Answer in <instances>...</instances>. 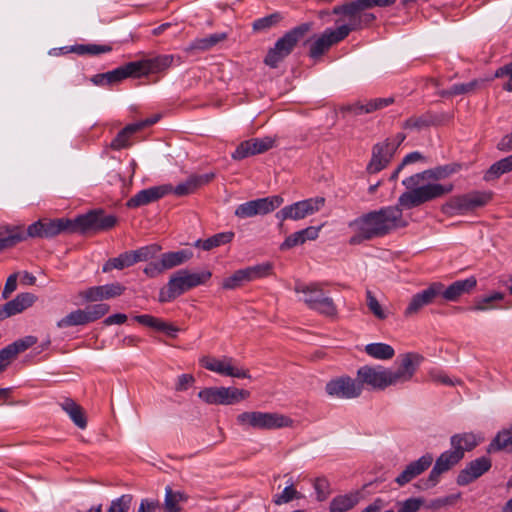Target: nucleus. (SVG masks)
I'll use <instances>...</instances> for the list:
<instances>
[{
  "mask_svg": "<svg viewBox=\"0 0 512 512\" xmlns=\"http://www.w3.org/2000/svg\"><path fill=\"white\" fill-rule=\"evenodd\" d=\"M236 420L244 428L260 430L289 427L293 423L289 417L282 414L260 411L243 412L237 416Z\"/></svg>",
  "mask_w": 512,
  "mask_h": 512,
  "instance_id": "1a4fd4ad",
  "label": "nucleus"
},
{
  "mask_svg": "<svg viewBox=\"0 0 512 512\" xmlns=\"http://www.w3.org/2000/svg\"><path fill=\"white\" fill-rule=\"evenodd\" d=\"M283 20V15L280 12L272 13L268 16L259 18L253 22V30L254 31H266Z\"/></svg>",
  "mask_w": 512,
  "mask_h": 512,
  "instance_id": "c03bdc74",
  "label": "nucleus"
},
{
  "mask_svg": "<svg viewBox=\"0 0 512 512\" xmlns=\"http://www.w3.org/2000/svg\"><path fill=\"white\" fill-rule=\"evenodd\" d=\"M305 217L318 212L325 204V198L315 197L299 201Z\"/></svg>",
  "mask_w": 512,
  "mask_h": 512,
  "instance_id": "3c124183",
  "label": "nucleus"
},
{
  "mask_svg": "<svg viewBox=\"0 0 512 512\" xmlns=\"http://www.w3.org/2000/svg\"><path fill=\"white\" fill-rule=\"evenodd\" d=\"M360 500L359 492H350L334 497L329 506L330 512H346L355 507Z\"/></svg>",
  "mask_w": 512,
  "mask_h": 512,
  "instance_id": "cd10ccee",
  "label": "nucleus"
},
{
  "mask_svg": "<svg viewBox=\"0 0 512 512\" xmlns=\"http://www.w3.org/2000/svg\"><path fill=\"white\" fill-rule=\"evenodd\" d=\"M247 144H250V151L253 156L264 153L273 148L275 145V139L269 136L263 138H251L247 140Z\"/></svg>",
  "mask_w": 512,
  "mask_h": 512,
  "instance_id": "a18cd8bd",
  "label": "nucleus"
},
{
  "mask_svg": "<svg viewBox=\"0 0 512 512\" xmlns=\"http://www.w3.org/2000/svg\"><path fill=\"white\" fill-rule=\"evenodd\" d=\"M340 111L342 113H350V114H353V115H356V116L371 113L370 111H368V104H367V102L366 103H362L360 101H357L355 103L342 106L340 108Z\"/></svg>",
  "mask_w": 512,
  "mask_h": 512,
  "instance_id": "13d9d810",
  "label": "nucleus"
},
{
  "mask_svg": "<svg viewBox=\"0 0 512 512\" xmlns=\"http://www.w3.org/2000/svg\"><path fill=\"white\" fill-rule=\"evenodd\" d=\"M275 217L280 221V225L285 220L291 219V220H301L305 218V213L302 211V207L298 202H295L291 205L285 206L282 209H280L276 214Z\"/></svg>",
  "mask_w": 512,
  "mask_h": 512,
  "instance_id": "a19ab883",
  "label": "nucleus"
},
{
  "mask_svg": "<svg viewBox=\"0 0 512 512\" xmlns=\"http://www.w3.org/2000/svg\"><path fill=\"white\" fill-rule=\"evenodd\" d=\"M137 66L133 62H128L114 70L104 73L107 85H113L121 82L128 77H136L135 70Z\"/></svg>",
  "mask_w": 512,
  "mask_h": 512,
  "instance_id": "c85d7f7f",
  "label": "nucleus"
},
{
  "mask_svg": "<svg viewBox=\"0 0 512 512\" xmlns=\"http://www.w3.org/2000/svg\"><path fill=\"white\" fill-rule=\"evenodd\" d=\"M125 287L120 283H111L93 286L80 293V296L89 302L111 299L123 294Z\"/></svg>",
  "mask_w": 512,
  "mask_h": 512,
  "instance_id": "aec40b11",
  "label": "nucleus"
},
{
  "mask_svg": "<svg viewBox=\"0 0 512 512\" xmlns=\"http://www.w3.org/2000/svg\"><path fill=\"white\" fill-rule=\"evenodd\" d=\"M423 357L418 353H405L398 356L394 368L383 366H362L357 371L359 384L383 391L389 386L403 385L412 380Z\"/></svg>",
  "mask_w": 512,
  "mask_h": 512,
  "instance_id": "7ed1b4c3",
  "label": "nucleus"
},
{
  "mask_svg": "<svg viewBox=\"0 0 512 512\" xmlns=\"http://www.w3.org/2000/svg\"><path fill=\"white\" fill-rule=\"evenodd\" d=\"M325 391L334 398L354 399L361 395L362 386L356 379L349 376H340L327 382Z\"/></svg>",
  "mask_w": 512,
  "mask_h": 512,
  "instance_id": "ddd939ff",
  "label": "nucleus"
},
{
  "mask_svg": "<svg viewBox=\"0 0 512 512\" xmlns=\"http://www.w3.org/2000/svg\"><path fill=\"white\" fill-rule=\"evenodd\" d=\"M366 303L367 307L376 318L383 320L387 317L386 312L370 290L366 291Z\"/></svg>",
  "mask_w": 512,
  "mask_h": 512,
  "instance_id": "864d4df0",
  "label": "nucleus"
},
{
  "mask_svg": "<svg viewBox=\"0 0 512 512\" xmlns=\"http://www.w3.org/2000/svg\"><path fill=\"white\" fill-rule=\"evenodd\" d=\"M171 192V184H164L143 189L131 197L127 201L126 206L128 208H138L144 205H148L166 196L167 194H170Z\"/></svg>",
  "mask_w": 512,
  "mask_h": 512,
  "instance_id": "dca6fc26",
  "label": "nucleus"
},
{
  "mask_svg": "<svg viewBox=\"0 0 512 512\" xmlns=\"http://www.w3.org/2000/svg\"><path fill=\"white\" fill-rule=\"evenodd\" d=\"M134 320L143 326L163 332L172 338L176 337V334L179 331V329L173 324L149 314L137 315L134 317Z\"/></svg>",
  "mask_w": 512,
  "mask_h": 512,
  "instance_id": "393cba45",
  "label": "nucleus"
},
{
  "mask_svg": "<svg viewBox=\"0 0 512 512\" xmlns=\"http://www.w3.org/2000/svg\"><path fill=\"white\" fill-rule=\"evenodd\" d=\"M138 131V125L135 123L128 124L117 133L116 137L110 143V148L117 151L128 148L131 145V137Z\"/></svg>",
  "mask_w": 512,
  "mask_h": 512,
  "instance_id": "72a5a7b5",
  "label": "nucleus"
},
{
  "mask_svg": "<svg viewBox=\"0 0 512 512\" xmlns=\"http://www.w3.org/2000/svg\"><path fill=\"white\" fill-rule=\"evenodd\" d=\"M491 460L488 457H480L472 460L461 470L457 476V484L465 486L482 476L491 468Z\"/></svg>",
  "mask_w": 512,
  "mask_h": 512,
  "instance_id": "6ab92c4d",
  "label": "nucleus"
},
{
  "mask_svg": "<svg viewBox=\"0 0 512 512\" xmlns=\"http://www.w3.org/2000/svg\"><path fill=\"white\" fill-rule=\"evenodd\" d=\"M117 223L113 215H105L103 210H91L71 220L68 218H42L30 224L26 230L19 225L0 226V251L12 248L27 238H53L61 233L107 231Z\"/></svg>",
  "mask_w": 512,
  "mask_h": 512,
  "instance_id": "f257e3e1",
  "label": "nucleus"
},
{
  "mask_svg": "<svg viewBox=\"0 0 512 512\" xmlns=\"http://www.w3.org/2000/svg\"><path fill=\"white\" fill-rule=\"evenodd\" d=\"M173 60V55H158L132 62L137 66L135 70L136 77H141L148 74L160 73L168 69L172 65Z\"/></svg>",
  "mask_w": 512,
  "mask_h": 512,
  "instance_id": "a211bd4d",
  "label": "nucleus"
},
{
  "mask_svg": "<svg viewBox=\"0 0 512 512\" xmlns=\"http://www.w3.org/2000/svg\"><path fill=\"white\" fill-rule=\"evenodd\" d=\"M314 489L316 491L317 499L324 501L330 494V485L326 478L319 477L314 481Z\"/></svg>",
  "mask_w": 512,
  "mask_h": 512,
  "instance_id": "4d7b16f0",
  "label": "nucleus"
},
{
  "mask_svg": "<svg viewBox=\"0 0 512 512\" xmlns=\"http://www.w3.org/2000/svg\"><path fill=\"white\" fill-rule=\"evenodd\" d=\"M35 299V295L31 293H21L18 294L13 300L5 303V305L10 316H14L32 306V304L35 302Z\"/></svg>",
  "mask_w": 512,
  "mask_h": 512,
  "instance_id": "f704fd0d",
  "label": "nucleus"
},
{
  "mask_svg": "<svg viewBox=\"0 0 512 512\" xmlns=\"http://www.w3.org/2000/svg\"><path fill=\"white\" fill-rule=\"evenodd\" d=\"M133 496L130 494L121 495L111 501L106 512H129Z\"/></svg>",
  "mask_w": 512,
  "mask_h": 512,
  "instance_id": "8fccbe9b",
  "label": "nucleus"
},
{
  "mask_svg": "<svg viewBox=\"0 0 512 512\" xmlns=\"http://www.w3.org/2000/svg\"><path fill=\"white\" fill-rule=\"evenodd\" d=\"M233 238V232H221L204 240L198 239L197 241H195L194 247L200 248L204 251H210L216 247L231 242Z\"/></svg>",
  "mask_w": 512,
  "mask_h": 512,
  "instance_id": "7c9ffc66",
  "label": "nucleus"
},
{
  "mask_svg": "<svg viewBox=\"0 0 512 512\" xmlns=\"http://www.w3.org/2000/svg\"><path fill=\"white\" fill-rule=\"evenodd\" d=\"M507 76L508 81L503 85V90L512 92V62L504 66L499 67L495 71V77L501 78Z\"/></svg>",
  "mask_w": 512,
  "mask_h": 512,
  "instance_id": "bf43d9fd",
  "label": "nucleus"
},
{
  "mask_svg": "<svg viewBox=\"0 0 512 512\" xmlns=\"http://www.w3.org/2000/svg\"><path fill=\"white\" fill-rule=\"evenodd\" d=\"M235 360L231 357H223L221 359L205 356L200 359V364L209 371L218 373L223 376L235 378H251L249 371L234 365Z\"/></svg>",
  "mask_w": 512,
  "mask_h": 512,
  "instance_id": "4468645a",
  "label": "nucleus"
},
{
  "mask_svg": "<svg viewBox=\"0 0 512 512\" xmlns=\"http://www.w3.org/2000/svg\"><path fill=\"white\" fill-rule=\"evenodd\" d=\"M311 26V23H302L286 32L276 41L274 47L269 49L264 63L271 68H277L279 63L291 54L297 43L311 30Z\"/></svg>",
  "mask_w": 512,
  "mask_h": 512,
  "instance_id": "0eeeda50",
  "label": "nucleus"
},
{
  "mask_svg": "<svg viewBox=\"0 0 512 512\" xmlns=\"http://www.w3.org/2000/svg\"><path fill=\"white\" fill-rule=\"evenodd\" d=\"M235 215L239 218L245 219V218L254 217L257 215V213H256L254 204L251 203V201H247L243 204H240L236 208Z\"/></svg>",
  "mask_w": 512,
  "mask_h": 512,
  "instance_id": "e2e57ef3",
  "label": "nucleus"
},
{
  "mask_svg": "<svg viewBox=\"0 0 512 512\" xmlns=\"http://www.w3.org/2000/svg\"><path fill=\"white\" fill-rule=\"evenodd\" d=\"M160 506L158 500L143 499L137 512H158Z\"/></svg>",
  "mask_w": 512,
  "mask_h": 512,
  "instance_id": "774afa93",
  "label": "nucleus"
},
{
  "mask_svg": "<svg viewBox=\"0 0 512 512\" xmlns=\"http://www.w3.org/2000/svg\"><path fill=\"white\" fill-rule=\"evenodd\" d=\"M443 473L444 472L440 469V467L434 464L428 478L423 481L422 488L430 489L435 487L439 483L440 477Z\"/></svg>",
  "mask_w": 512,
  "mask_h": 512,
  "instance_id": "680f3d73",
  "label": "nucleus"
},
{
  "mask_svg": "<svg viewBox=\"0 0 512 512\" xmlns=\"http://www.w3.org/2000/svg\"><path fill=\"white\" fill-rule=\"evenodd\" d=\"M510 171H512V155L493 163L484 173L483 180L486 182L494 181Z\"/></svg>",
  "mask_w": 512,
  "mask_h": 512,
  "instance_id": "2f4dec72",
  "label": "nucleus"
},
{
  "mask_svg": "<svg viewBox=\"0 0 512 512\" xmlns=\"http://www.w3.org/2000/svg\"><path fill=\"white\" fill-rule=\"evenodd\" d=\"M165 270L161 265V259L159 261L149 262L144 268L143 272L150 278H155L162 274Z\"/></svg>",
  "mask_w": 512,
  "mask_h": 512,
  "instance_id": "338daca9",
  "label": "nucleus"
},
{
  "mask_svg": "<svg viewBox=\"0 0 512 512\" xmlns=\"http://www.w3.org/2000/svg\"><path fill=\"white\" fill-rule=\"evenodd\" d=\"M215 177L214 173L192 174L184 182L176 187L172 186V192L176 196L183 197L196 192L200 187L211 182Z\"/></svg>",
  "mask_w": 512,
  "mask_h": 512,
  "instance_id": "412c9836",
  "label": "nucleus"
},
{
  "mask_svg": "<svg viewBox=\"0 0 512 512\" xmlns=\"http://www.w3.org/2000/svg\"><path fill=\"white\" fill-rule=\"evenodd\" d=\"M59 405L62 408V410L68 414L70 419L77 427L81 429L86 428L87 419L83 408L79 404H77L71 398H65L63 399V401L59 403Z\"/></svg>",
  "mask_w": 512,
  "mask_h": 512,
  "instance_id": "a878e982",
  "label": "nucleus"
},
{
  "mask_svg": "<svg viewBox=\"0 0 512 512\" xmlns=\"http://www.w3.org/2000/svg\"><path fill=\"white\" fill-rule=\"evenodd\" d=\"M460 167L461 166L459 164L450 163L427 169L406 177L402 180V185L407 189V191L399 196L397 205L402 210L412 209L451 193L454 189V185L452 183L441 184L429 182L421 185V182L424 180L439 181L448 178L449 176L457 173L460 170Z\"/></svg>",
  "mask_w": 512,
  "mask_h": 512,
  "instance_id": "f03ea898",
  "label": "nucleus"
},
{
  "mask_svg": "<svg viewBox=\"0 0 512 512\" xmlns=\"http://www.w3.org/2000/svg\"><path fill=\"white\" fill-rule=\"evenodd\" d=\"M110 306L108 304L100 303L87 306L84 310L88 323L94 322L109 312Z\"/></svg>",
  "mask_w": 512,
  "mask_h": 512,
  "instance_id": "09e8293b",
  "label": "nucleus"
},
{
  "mask_svg": "<svg viewBox=\"0 0 512 512\" xmlns=\"http://www.w3.org/2000/svg\"><path fill=\"white\" fill-rule=\"evenodd\" d=\"M212 277L208 270L192 273L187 269H180L174 272L165 287L159 291V302H171L185 292L205 284Z\"/></svg>",
  "mask_w": 512,
  "mask_h": 512,
  "instance_id": "423d86ee",
  "label": "nucleus"
},
{
  "mask_svg": "<svg viewBox=\"0 0 512 512\" xmlns=\"http://www.w3.org/2000/svg\"><path fill=\"white\" fill-rule=\"evenodd\" d=\"M301 497L300 493L294 488L293 485H289L284 488V490L280 494L274 495L273 502L276 505H282L289 503L294 499H299Z\"/></svg>",
  "mask_w": 512,
  "mask_h": 512,
  "instance_id": "603ef678",
  "label": "nucleus"
},
{
  "mask_svg": "<svg viewBox=\"0 0 512 512\" xmlns=\"http://www.w3.org/2000/svg\"><path fill=\"white\" fill-rule=\"evenodd\" d=\"M86 324H88V321L86 318L85 310L77 309V310L70 312L62 319H60L57 322V327L62 329V328H67V327H72V326H80V325H86Z\"/></svg>",
  "mask_w": 512,
  "mask_h": 512,
  "instance_id": "37998d69",
  "label": "nucleus"
},
{
  "mask_svg": "<svg viewBox=\"0 0 512 512\" xmlns=\"http://www.w3.org/2000/svg\"><path fill=\"white\" fill-rule=\"evenodd\" d=\"M344 40L335 29H326L318 38L310 45L309 56L318 58L322 56L331 46Z\"/></svg>",
  "mask_w": 512,
  "mask_h": 512,
  "instance_id": "4be33fe9",
  "label": "nucleus"
},
{
  "mask_svg": "<svg viewBox=\"0 0 512 512\" xmlns=\"http://www.w3.org/2000/svg\"><path fill=\"white\" fill-rule=\"evenodd\" d=\"M366 102L368 104V111H370L372 113V112L381 110V109L393 104L394 98L393 97L375 98V99H370Z\"/></svg>",
  "mask_w": 512,
  "mask_h": 512,
  "instance_id": "0e129e2a",
  "label": "nucleus"
},
{
  "mask_svg": "<svg viewBox=\"0 0 512 512\" xmlns=\"http://www.w3.org/2000/svg\"><path fill=\"white\" fill-rule=\"evenodd\" d=\"M395 2L396 0H353L336 5L332 9V14L338 16L336 19L338 26L335 30L345 39L351 32L362 30L375 20V15L367 12L368 9L388 7Z\"/></svg>",
  "mask_w": 512,
  "mask_h": 512,
  "instance_id": "39448f33",
  "label": "nucleus"
},
{
  "mask_svg": "<svg viewBox=\"0 0 512 512\" xmlns=\"http://www.w3.org/2000/svg\"><path fill=\"white\" fill-rule=\"evenodd\" d=\"M435 122L434 116L427 112L420 116H412L404 121L402 128L410 130H421L423 128L433 125Z\"/></svg>",
  "mask_w": 512,
  "mask_h": 512,
  "instance_id": "79ce46f5",
  "label": "nucleus"
},
{
  "mask_svg": "<svg viewBox=\"0 0 512 512\" xmlns=\"http://www.w3.org/2000/svg\"><path fill=\"white\" fill-rule=\"evenodd\" d=\"M365 352L372 358L389 360L394 357V348L386 343H371L365 346Z\"/></svg>",
  "mask_w": 512,
  "mask_h": 512,
  "instance_id": "4c0bfd02",
  "label": "nucleus"
},
{
  "mask_svg": "<svg viewBox=\"0 0 512 512\" xmlns=\"http://www.w3.org/2000/svg\"><path fill=\"white\" fill-rule=\"evenodd\" d=\"M323 285L321 282L297 283L294 290L303 294L302 300L310 309L324 316L334 317L337 315V307L333 299L324 293Z\"/></svg>",
  "mask_w": 512,
  "mask_h": 512,
  "instance_id": "6e6552de",
  "label": "nucleus"
},
{
  "mask_svg": "<svg viewBox=\"0 0 512 512\" xmlns=\"http://www.w3.org/2000/svg\"><path fill=\"white\" fill-rule=\"evenodd\" d=\"M433 463V455L426 453L419 459L410 462L404 470L395 478V483L403 487L416 477L425 472Z\"/></svg>",
  "mask_w": 512,
  "mask_h": 512,
  "instance_id": "f3484780",
  "label": "nucleus"
},
{
  "mask_svg": "<svg viewBox=\"0 0 512 512\" xmlns=\"http://www.w3.org/2000/svg\"><path fill=\"white\" fill-rule=\"evenodd\" d=\"M504 294L502 292H494L488 296H485L481 299H478L474 306L471 307L473 311H487L490 309H494L495 306L492 305L495 301H502L504 299Z\"/></svg>",
  "mask_w": 512,
  "mask_h": 512,
  "instance_id": "49530a36",
  "label": "nucleus"
},
{
  "mask_svg": "<svg viewBox=\"0 0 512 512\" xmlns=\"http://www.w3.org/2000/svg\"><path fill=\"white\" fill-rule=\"evenodd\" d=\"M250 395L249 391L235 387H209L198 393V397L211 405H231L238 403Z\"/></svg>",
  "mask_w": 512,
  "mask_h": 512,
  "instance_id": "9b49d317",
  "label": "nucleus"
},
{
  "mask_svg": "<svg viewBox=\"0 0 512 512\" xmlns=\"http://www.w3.org/2000/svg\"><path fill=\"white\" fill-rule=\"evenodd\" d=\"M483 84L482 80L474 79L468 83H459L452 85V94L454 96L468 94L475 91Z\"/></svg>",
  "mask_w": 512,
  "mask_h": 512,
  "instance_id": "5fc2aeb1",
  "label": "nucleus"
},
{
  "mask_svg": "<svg viewBox=\"0 0 512 512\" xmlns=\"http://www.w3.org/2000/svg\"><path fill=\"white\" fill-rule=\"evenodd\" d=\"M407 225V221L403 218L402 209L397 204L382 207L379 210L363 214L349 223V227L356 232L350 238L349 243L358 245L363 241L388 235L392 231L404 228Z\"/></svg>",
  "mask_w": 512,
  "mask_h": 512,
  "instance_id": "20e7f679",
  "label": "nucleus"
},
{
  "mask_svg": "<svg viewBox=\"0 0 512 512\" xmlns=\"http://www.w3.org/2000/svg\"><path fill=\"white\" fill-rule=\"evenodd\" d=\"M161 249V246L158 244H150L132 251L133 257L135 258V263L148 261L154 258L161 251Z\"/></svg>",
  "mask_w": 512,
  "mask_h": 512,
  "instance_id": "de8ad7c7",
  "label": "nucleus"
},
{
  "mask_svg": "<svg viewBox=\"0 0 512 512\" xmlns=\"http://www.w3.org/2000/svg\"><path fill=\"white\" fill-rule=\"evenodd\" d=\"M193 257V252L190 249H181L178 251H171L163 253L160 257L161 265L165 270L172 269L188 262Z\"/></svg>",
  "mask_w": 512,
  "mask_h": 512,
  "instance_id": "bb28decb",
  "label": "nucleus"
},
{
  "mask_svg": "<svg viewBox=\"0 0 512 512\" xmlns=\"http://www.w3.org/2000/svg\"><path fill=\"white\" fill-rule=\"evenodd\" d=\"M493 197L491 191H471L466 194L453 196L444 206V211L450 214L464 215L487 205Z\"/></svg>",
  "mask_w": 512,
  "mask_h": 512,
  "instance_id": "9d476101",
  "label": "nucleus"
},
{
  "mask_svg": "<svg viewBox=\"0 0 512 512\" xmlns=\"http://www.w3.org/2000/svg\"><path fill=\"white\" fill-rule=\"evenodd\" d=\"M479 440L473 433H462L453 435L450 443L453 449L460 450L464 455L465 451L473 450L479 444Z\"/></svg>",
  "mask_w": 512,
  "mask_h": 512,
  "instance_id": "473e14b6",
  "label": "nucleus"
},
{
  "mask_svg": "<svg viewBox=\"0 0 512 512\" xmlns=\"http://www.w3.org/2000/svg\"><path fill=\"white\" fill-rule=\"evenodd\" d=\"M36 343L37 338L35 336L29 335L14 341L13 343L9 344V346L17 356L19 353L24 352L25 350L32 347Z\"/></svg>",
  "mask_w": 512,
  "mask_h": 512,
  "instance_id": "6e6d98bb",
  "label": "nucleus"
},
{
  "mask_svg": "<svg viewBox=\"0 0 512 512\" xmlns=\"http://www.w3.org/2000/svg\"><path fill=\"white\" fill-rule=\"evenodd\" d=\"M393 155L394 152L384 142L374 145L367 171L371 174L380 172L390 163Z\"/></svg>",
  "mask_w": 512,
  "mask_h": 512,
  "instance_id": "b1692460",
  "label": "nucleus"
},
{
  "mask_svg": "<svg viewBox=\"0 0 512 512\" xmlns=\"http://www.w3.org/2000/svg\"><path fill=\"white\" fill-rule=\"evenodd\" d=\"M423 501L418 498H409L399 503L397 512H417L422 506Z\"/></svg>",
  "mask_w": 512,
  "mask_h": 512,
  "instance_id": "69168bd1",
  "label": "nucleus"
},
{
  "mask_svg": "<svg viewBox=\"0 0 512 512\" xmlns=\"http://www.w3.org/2000/svg\"><path fill=\"white\" fill-rule=\"evenodd\" d=\"M463 458L460 450H452L443 452L435 461V464L445 473L456 465Z\"/></svg>",
  "mask_w": 512,
  "mask_h": 512,
  "instance_id": "ea45409f",
  "label": "nucleus"
},
{
  "mask_svg": "<svg viewBox=\"0 0 512 512\" xmlns=\"http://www.w3.org/2000/svg\"><path fill=\"white\" fill-rule=\"evenodd\" d=\"M227 38L226 33H214L203 38L193 40L187 47V51H207Z\"/></svg>",
  "mask_w": 512,
  "mask_h": 512,
  "instance_id": "c756f323",
  "label": "nucleus"
},
{
  "mask_svg": "<svg viewBox=\"0 0 512 512\" xmlns=\"http://www.w3.org/2000/svg\"><path fill=\"white\" fill-rule=\"evenodd\" d=\"M187 495L180 491H173L170 486L165 488L164 509L165 512H180V502L187 500Z\"/></svg>",
  "mask_w": 512,
  "mask_h": 512,
  "instance_id": "e433bc0d",
  "label": "nucleus"
},
{
  "mask_svg": "<svg viewBox=\"0 0 512 512\" xmlns=\"http://www.w3.org/2000/svg\"><path fill=\"white\" fill-rule=\"evenodd\" d=\"M135 264V258L132 251H126L118 257L109 259L103 266V272H109L113 269H124Z\"/></svg>",
  "mask_w": 512,
  "mask_h": 512,
  "instance_id": "58836bf2",
  "label": "nucleus"
},
{
  "mask_svg": "<svg viewBox=\"0 0 512 512\" xmlns=\"http://www.w3.org/2000/svg\"><path fill=\"white\" fill-rule=\"evenodd\" d=\"M477 285V280L474 276L467 279L457 280L449 285L447 288L440 282L439 296H442L447 301H456L460 296L472 291Z\"/></svg>",
  "mask_w": 512,
  "mask_h": 512,
  "instance_id": "5701e85b",
  "label": "nucleus"
},
{
  "mask_svg": "<svg viewBox=\"0 0 512 512\" xmlns=\"http://www.w3.org/2000/svg\"><path fill=\"white\" fill-rule=\"evenodd\" d=\"M306 241L304 240L303 234L301 231H297L289 235L284 242L280 245L281 250H288L295 246L304 244Z\"/></svg>",
  "mask_w": 512,
  "mask_h": 512,
  "instance_id": "052dcab7",
  "label": "nucleus"
},
{
  "mask_svg": "<svg viewBox=\"0 0 512 512\" xmlns=\"http://www.w3.org/2000/svg\"><path fill=\"white\" fill-rule=\"evenodd\" d=\"M440 289V282H433L426 289L413 295L404 310V316L407 318L412 317L418 314L425 306L433 303L439 297Z\"/></svg>",
  "mask_w": 512,
  "mask_h": 512,
  "instance_id": "2eb2a0df",
  "label": "nucleus"
},
{
  "mask_svg": "<svg viewBox=\"0 0 512 512\" xmlns=\"http://www.w3.org/2000/svg\"><path fill=\"white\" fill-rule=\"evenodd\" d=\"M283 202V198L279 195L251 200V203L255 206L257 215H266L279 208Z\"/></svg>",
  "mask_w": 512,
  "mask_h": 512,
  "instance_id": "c9c22d12",
  "label": "nucleus"
},
{
  "mask_svg": "<svg viewBox=\"0 0 512 512\" xmlns=\"http://www.w3.org/2000/svg\"><path fill=\"white\" fill-rule=\"evenodd\" d=\"M272 264L269 262L249 266L235 271L231 276L225 278L222 282V288L225 290H234L244 284L264 278L271 274Z\"/></svg>",
  "mask_w": 512,
  "mask_h": 512,
  "instance_id": "f8f14e48",
  "label": "nucleus"
}]
</instances>
